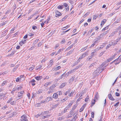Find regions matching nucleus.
<instances>
[{
	"mask_svg": "<svg viewBox=\"0 0 121 121\" xmlns=\"http://www.w3.org/2000/svg\"><path fill=\"white\" fill-rule=\"evenodd\" d=\"M108 98L112 100H114V99L112 97L111 94H109Z\"/></svg>",
	"mask_w": 121,
	"mask_h": 121,
	"instance_id": "obj_13",
	"label": "nucleus"
},
{
	"mask_svg": "<svg viewBox=\"0 0 121 121\" xmlns=\"http://www.w3.org/2000/svg\"><path fill=\"white\" fill-rule=\"evenodd\" d=\"M50 18L49 17H48L46 21H44V22H45V23H46L47 24L48 23H49V22L50 21Z\"/></svg>",
	"mask_w": 121,
	"mask_h": 121,
	"instance_id": "obj_30",
	"label": "nucleus"
},
{
	"mask_svg": "<svg viewBox=\"0 0 121 121\" xmlns=\"http://www.w3.org/2000/svg\"><path fill=\"white\" fill-rule=\"evenodd\" d=\"M39 67L36 68V70H38L39 69H43L42 66L41 65H39Z\"/></svg>",
	"mask_w": 121,
	"mask_h": 121,
	"instance_id": "obj_20",
	"label": "nucleus"
},
{
	"mask_svg": "<svg viewBox=\"0 0 121 121\" xmlns=\"http://www.w3.org/2000/svg\"><path fill=\"white\" fill-rule=\"evenodd\" d=\"M91 18H89L87 20V22H90L91 21Z\"/></svg>",
	"mask_w": 121,
	"mask_h": 121,
	"instance_id": "obj_63",
	"label": "nucleus"
},
{
	"mask_svg": "<svg viewBox=\"0 0 121 121\" xmlns=\"http://www.w3.org/2000/svg\"><path fill=\"white\" fill-rule=\"evenodd\" d=\"M73 104L72 103H70L68 105V107H71L72 105Z\"/></svg>",
	"mask_w": 121,
	"mask_h": 121,
	"instance_id": "obj_51",
	"label": "nucleus"
},
{
	"mask_svg": "<svg viewBox=\"0 0 121 121\" xmlns=\"http://www.w3.org/2000/svg\"><path fill=\"white\" fill-rule=\"evenodd\" d=\"M69 94L68 95V96H72L73 94V92H72V91L71 93H70H70H69Z\"/></svg>",
	"mask_w": 121,
	"mask_h": 121,
	"instance_id": "obj_45",
	"label": "nucleus"
},
{
	"mask_svg": "<svg viewBox=\"0 0 121 121\" xmlns=\"http://www.w3.org/2000/svg\"><path fill=\"white\" fill-rule=\"evenodd\" d=\"M84 21V20L83 19H82L79 22V24H80L81 23H82Z\"/></svg>",
	"mask_w": 121,
	"mask_h": 121,
	"instance_id": "obj_60",
	"label": "nucleus"
},
{
	"mask_svg": "<svg viewBox=\"0 0 121 121\" xmlns=\"http://www.w3.org/2000/svg\"><path fill=\"white\" fill-rule=\"evenodd\" d=\"M63 5L65 8L66 11H68L69 10V7L68 4L66 3H64Z\"/></svg>",
	"mask_w": 121,
	"mask_h": 121,
	"instance_id": "obj_5",
	"label": "nucleus"
},
{
	"mask_svg": "<svg viewBox=\"0 0 121 121\" xmlns=\"http://www.w3.org/2000/svg\"><path fill=\"white\" fill-rule=\"evenodd\" d=\"M72 116V114L71 113H69L68 115V117H71Z\"/></svg>",
	"mask_w": 121,
	"mask_h": 121,
	"instance_id": "obj_58",
	"label": "nucleus"
},
{
	"mask_svg": "<svg viewBox=\"0 0 121 121\" xmlns=\"http://www.w3.org/2000/svg\"><path fill=\"white\" fill-rule=\"evenodd\" d=\"M115 95L116 96H120V94L119 93L117 92H116L115 93Z\"/></svg>",
	"mask_w": 121,
	"mask_h": 121,
	"instance_id": "obj_54",
	"label": "nucleus"
},
{
	"mask_svg": "<svg viewBox=\"0 0 121 121\" xmlns=\"http://www.w3.org/2000/svg\"><path fill=\"white\" fill-rule=\"evenodd\" d=\"M42 115V114H41V113L40 114H37V115H35V117H36L37 118L38 117H39V116H41Z\"/></svg>",
	"mask_w": 121,
	"mask_h": 121,
	"instance_id": "obj_40",
	"label": "nucleus"
},
{
	"mask_svg": "<svg viewBox=\"0 0 121 121\" xmlns=\"http://www.w3.org/2000/svg\"><path fill=\"white\" fill-rule=\"evenodd\" d=\"M49 65L47 66V67L48 68L52 66L53 65V61L52 60H51L49 61Z\"/></svg>",
	"mask_w": 121,
	"mask_h": 121,
	"instance_id": "obj_4",
	"label": "nucleus"
},
{
	"mask_svg": "<svg viewBox=\"0 0 121 121\" xmlns=\"http://www.w3.org/2000/svg\"><path fill=\"white\" fill-rule=\"evenodd\" d=\"M49 112L48 111H44L42 112L41 113L42 115H45L46 114H48V113Z\"/></svg>",
	"mask_w": 121,
	"mask_h": 121,
	"instance_id": "obj_17",
	"label": "nucleus"
},
{
	"mask_svg": "<svg viewBox=\"0 0 121 121\" xmlns=\"http://www.w3.org/2000/svg\"><path fill=\"white\" fill-rule=\"evenodd\" d=\"M91 117L92 118H94V113L93 112H92L91 113Z\"/></svg>",
	"mask_w": 121,
	"mask_h": 121,
	"instance_id": "obj_46",
	"label": "nucleus"
},
{
	"mask_svg": "<svg viewBox=\"0 0 121 121\" xmlns=\"http://www.w3.org/2000/svg\"><path fill=\"white\" fill-rule=\"evenodd\" d=\"M26 42V40L23 39L19 43V44L21 46H22L23 44H25Z\"/></svg>",
	"mask_w": 121,
	"mask_h": 121,
	"instance_id": "obj_8",
	"label": "nucleus"
},
{
	"mask_svg": "<svg viewBox=\"0 0 121 121\" xmlns=\"http://www.w3.org/2000/svg\"><path fill=\"white\" fill-rule=\"evenodd\" d=\"M61 68V67L60 66H58L57 67L55 68V70H58L59 69H60Z\"/></svg>",
	"mask_w": 121,
	"mask_h": 121,
	"instance_id": "obj_39",
	"label": "nucleus"
},
{
	"mask_svg": "<svg viewBox=\"0 0 121 121\" xmlns=\"http://www.w3.org/2000/svg\"><path fill=\"white\" fill-rule=\"evenodd\" d=\"M50 116L49 115H48L46 116H42L41 117V118L42 119H44L45 118H48L49 117H50Z\"/></svg>",
	"mask_w": 121,
	"mask_h": 121,
	"instance_id": "obj_19",
	"label": "nucleus"
},
{
	"mask_svg": "<svg viewBox=\"0 0 121 121\" xmlns=\"http://www.w3.org/2000/svg\"><path fill=\"white\" fill-rule=\"evenodd\" d=\"M46 101L45 99L44 100H42L40 102L41 104H43V103H46Z\"/></svg>",
	"mask_w": 121,
	"mask_h": 121,
	"instance_id": "obj_43",
	"label": "nucleus"
},
{
	"mask_svg": "<svg viewBox=\"0 0 121 121\" xmlns=\"http://www.w3.org/2000/svg\"><path fill=\"white\" fill-rule=\"evenodd\" d=\"M55 12L56 14L55 16L56 17H58L60 16H61L62 15V14L58 11L56 10L55 11Z\"/></svg>",
	"mask_w": 121,
	"mask_h": 121,
	"instance_id": "obj_3",
	"label": "nucleus"
},
{
	"mask_svg": "<svg viewBox=\"0 0 121 121\" xmlns=\"http://www.w3.org/2000/svg\"><path fill=\"white\" fill-rule=\"evenodd\" d=\"M28 36V35H26L23 38L24 39H26L27 38Z\"/></svg>",
	"mask_w": 121,
	"mask_h": 121,
	"instance_id": "obj_62",
	"label": "nucleus"
},
{
	"mask_svg": "<svg viewBox=\"0 0 121 121\" xmlns=\"http://www.w3.org/2000/svg\"><path fill=\"white\" fill-rule=\"evenodd\" d=\"M107 21V20L106 19H103L101 22L100 25L102 27L104 25L105 23Z\"/></svg>",
	"mask_w": 121,
	"mask_h": 121,
	"instance_id": "obj_9",
	"label": "nucleus"
},
{
	"mask_svg": "<svg viewBox=\"0 0 121 121\" xmlns=\"http://www.w3.org/2000/svg\"><path fill=\"white\" fill-rule=\"evenodd\" d=\"M46 59L45 58H44L42 60H41V63H42L43 62H45V61H46Z\"/></svg>",
	"mask_w": 121,
	"mask_h": 121,
	"instance_id": "obj_38",
	"label": "nucleus"
},
{
	"mask_svg": "<svg viewBox=\"0 0 121 121\" xmlns=\"http://www.w3.org/2000/svg\"><path fill=\"white\" fill-rule=\"evenodd\" d=\"M66 83H63L61 84L60 86V88H62L64 87L66 85Z\"/></svg>",
	"mask_w": 121,
	"mask_h": 121,
	"instance_id": "obj_25",
	"label": "nucleus"
},
{
	"mask_svg": "<svg viewBox=\"0 0 121 121\" xmlns=\"http://www.w3.org/2000/svg\"><path fill=\"white\" fill-rule=\"evenodd\" d=\"M65 42V39H64L63 40H62L61 41V44H63Z\"/></svg>",
	"mask_w": 121,
	"mask_h": 121,
	"instance_id": "obj_56",
	"label": "nucleus"
},
{
	"mask_svg": "<svg viewBox=\"0 0 121 121\" xmlns=\"http://www.w3.org/2000/svg\"><path fill=\"white\" fill-rule=\"evenodd\" d=\"M116 55L114 54L113 56H112L110 58H109L107 60V62H109L111 61L113 59H114L115 56Z\"/></svg>",
	"mask_w": 121,
	"mask_h": 121,
	"instance_id": "obj_6",
	"label": "nucleus"
},
{
	"mask_svg": "<svg viewBox=\"0 0 121 121\" xmlns=\"http://www.w3.org/2000/svg\"><path fill=\"white\" fill-rule=\"evenodd\" d=\"M82 95H81L79 98L77 99V102L80 101L82 99V98L81 97Z\"/></svg>",
	"mask_w": 121,
	"mask_h": 121,
	"instance_id": "obj_27",
	"label": "nucleus"
},
{
	"mask_svg": "<svg viewBox=\"0 0 121 121\" xmlns=\"http://www.w3.org/2000/svg\"><path fill=\"white\" fill-rule=\"evenodd\" d=\"M68 16L67 15L65 16V17H63L62 19L61 20V21H63L65 20V19L67 18Z\"/></svg>",
	"mask_w": 121,
	"mask_h": 121,
	"instance_id": "obj_26",
	"label": "nucleus"
},
{
	"mask_svg": "<svg viewBox=\"0 0 121 121\" xmlns=\"http://www.w3.org/2000/svg\"><path fill=\"white\" fill-rule=\"evenodd\" d=\"M95 99H94L92 101V103L91 104V106H92L95 104Z\"/></svg>",
	"mask_w": 121,
	"mask_h": 121,
	"instance_id": "obj_21",
	"label": "nucleus"
},
{
	"mask_svg": "<svg viewBox=\"0 0 121 121\" xmlns=\"http://www.w3.org/2000/svg\"><path fill=\"white\" fill-rule=\"evenodd\" d=\"M57 93H58L59 95H62V92L61 91H59L57 92Z\"/></svg>",
	"mask_w": 121,
	"mask_h": 121,
	"instance_id": "obj_52",
	"label": "nucleus"
},
{
	"mask_svg": "<svg viewBox=\"0 0 121 121\" xmlns=\"http://www.w3.org/2000/svg\"><path fill=\"white\" fill-rule=\"evenodd\" d=\"M21 80V79L20 78L18 77L16 79V82H17L20 81Z\"/></svg>",
	"mask_w": 121,
	"mask_h": 121,
	"instance_id": "obj_33",
	"label": "nucleus"
},
{
	"mask_svg": "<svg viewBox=\"0 0 121 121\" xmlns=\"http://www.w3.org/2000/svg\"><path fill=\"white\" fill-rule=\"evenodd\" d=\"M119 58H118L116 60H114V61H113V62H114V63L115 65H116L117 64H118L120 62V60H118V59H119Z\"/></svg>",
	"mask_w": 121,
	"mask_h": 121,
	"instance_id": "obj_10",
	"label": "nucleus"
},
{
	"mask_svg": "<svg viewBox=\"0 0 121 121\" xmlns=\"http://www.w3.org/2000/svg\"><path fill=\"white\" fill-rule=\"evenodd\" d=\"M70 26V25H67L65 27H63V28L64 29H63V30H65L67 29V28L69 27Z\"/></svg>",
	"mask_w": 121,
	"mask_h": 121,
	"instance_id": "obj_34",
	"label": "nucleus"
},
{
	"mask_svg": "<svg viewBox=\"0 0 121 121\" xmlns=\"http://www.w3.org/2000/svg\"><path fill=\"white\" fill-rule=\"evenodd\" d=\"M58 94L56 93H55L53 95V98L55 99H57L58 98Z\"/></svg>",
	"mask_w": 121,
	"mask_h": 121,
	"instance_id": "obj_12",
	"label": "nucleus"
},
{
	"mask_svg": "<svg viewBox=\"0 0 121 121\" xmlns=\"http://www.w3.org/2000/svg\"><path fill=\"white\" fill-rule=\"evenodd\" d=\"M75 71V69H73L72 70L70 71H69L68 73L69 74H70L71 73H73Z\"/></svg>",
	"mask_w": 121,
	"mask_h": 121,
	"instance_id": "obj_22",
	"label": "nucleus"
},
{
	"mask_svg": "<svg viewBox=\"0 0 121 121\" xmlns=\"http://www.w3.org/2000/svg\"><path fill=\"white\" fill-rule=\"evenodd\" d=\"M20 121H28L27 117L25 114H23L21 117Z\"/></svg>",
	"mask_w": 121,
	"mask_h": 121,
	"instance_id": "obj_1",
	"label": "nucleus"
},
{
	"mask_svg": "<svg viewBox=\"0 0 121 121\" xmlns=\"http://www.w3.org/2000/svg\"><path fill=\"white\" fill-rule=\"evenodd\" d=\"M36 105L37 107H39L41 106V104L40 103H38L36 104Z\"/></svg>",
	"mask_w": 121,
	"mask_h": 121,
	"instance_id": "obj_47",
	"label": "nucleus"
},
{
	"mask_svg": "<svg viewBox=\"0 0 121 121\" xmlns=\"http://www.w3.org/2000/svg\"><path fill=\"white\" fill-rule=\"evenodd\" d=\"M42 76H36L35 77V78L38 80H40L42 78Z\"/></svg>",
	"mask_w": 121,
	"mask_h": 121,
	"instance_id": "obj_18",
	"label": "nucleus"
},
{
	"mask_svg": "<svg viewBox=\"0 0 121 121\" xmlns=\"http://www.w3.org/2000/svg\"><path fill=\"white\" fill-rule=\"evenodd\" d=\"M55 86L54 85H53L51 86H50L49 89L50 91H48V93L49 94L53 92V89L55 88Z\"/></svg>",
	"mask_w": 121,
	"mask_h": 121,
	"instance_id": "obj_2",
	"label": "nucleus"
},
{
	"mask_svg": "<svg viewBox=\"0 0 121 121\" xmlns=\"http://www.w3.org/2000/svg\"><path fill=\"white\" fill-rule=\"evenodd\" d=\"M49 77H48V76H46L45 78H44V79L45 80L46 79H49Z\"/></svg>",
	"mask_w": 121,
	"mask_h": 121,
	"instance_id": "obj_64",
	"label": "nucleus"
},
{
	"mask_svg": "<svg viewBox=\"0 0 121 121\" xmlns=\"http://www.w3.org/2000/svg\"><path fill=\"white\" fill-rule=\"evenodd\" d=\"M63 6L62 5H59L57 6V8L60 10H61L63 9Z\"/></svg>",
	"mask_w": 121,
	"mask_h": 121,
	"instance_id": "obj_24",
	"label": "nucleus"
},
{
	"mask_svg": "<svg viewBox=\"0 0 121 121\" xmlns=\"http://www.w3.org/2000/svg\"><path fill=\"white\" fill-rule=\"evenodd\" d=\"M53 99L51 97H48L45 98L46 101V102H47L50 101L52 100Z\"/></svg>",
	"mask_w": 121,
	"mask_h": 121,
	"instance_id": "obj_7",
	"label": "nucleus"
},
{
	"mask_svg": "<svg viewBox=\"0 0 121 121\" xmlns=\"http://www.w3.org/2000/svg\"><path fill=\"white\" fill-rule=\"evenodd\" d=\"M72 52H73L72 51H69L67 53V54H66V55L67 56H68L70 54H71L72 53Z\"/></svg>",
	"mask_w": 121,
	"mask_h": 121,
	"instance_id": "obj_49",
	"label": "nucleus"
},
{
	"mask_svg": "<svg viewBox=\"0 0 121 121\" xmlns=\"http://www.w3.org/2000/svg\"><path fill=\"white\" fill-rule=\"evenodd\" d=\"M45 22H42V23H41L40 24L41 25L42 27H43L44 25V23H45Z\"/></svg>",
	"mask_w": 121,
	"mask_h": 121,
	"instance_id": "obj_57",
	"label": "nucleus"
},
{
	"mask_svg": "<svg viewBox=\"0 0 121 121\" xmlns=\"http://www.w3.org/2000/svg\"><path fill=\"white\" fill-rule=\"evenodd\" d=\"M32 28L33 29L35 30L36 29H37V26H32Z\"/></svg>",
	"mask_w": 121,
	"mask_h": 121,
	"instance_id": "obj_48",
	"label": "nucleus"
},
{
	"mask_svg": "<svg viewBox=\"0 0 121 121\" xmlns=\"http://www.w3.org/2000/svg\"><path fill=\"white\" fill-rule=\"evenodd\" d=\"M85 55V54H83L81 56H80V57L79 58V59H81L82 58H83L85 56H84V55Z\"/></svg>",
	"mask_w": 121,
	"mask_h": 121,
	"instance_id": "obj_35",
	"label": "nucleus"
},
{
	"mask_svg": "<svg viewBox=\"0 0 121 121\" xmlns=\"http://www.w3.org/2000/svg\"><path fill=\"white\" fill-rule=\"evenodd\" d=\"M98 16L96 15H94L93 16V20H95L98 17Z\"/></svg>",
	"mask_w": 121,
	"mask_h": 121,
	"instance_id": "obj_32",
	"label": "nucleus"
},
{
	"mask_svg": "<svg viewBox=\"0 0 121 121\" xmlns=\"http://www.w3.org/2000/svg\"><path fill=\"white\" fill-rule=\"evenodd\" d=\"M16 102L14 101L10 102V104L11 105H13L16 104Z\"/></svg>",
	"mask_w": 121,
	"mask_h": 121,
	"instance_id": "obj_44",
	"label": "nucleus"
},
{
	"mask_svg": "<svg viewBox=\"0 0 121 121\" xmlns=\"http://www.w3.org/2000/svg\"><path fill=\"white\" fill-rule=\"evenodd\" d=\"M50 84L49 82H47L45 84L44 86H47Z\"/></svg>",
	"mask_w": 121,
	"mask_h": 121,
	"instance_id": "obj_55",
	"label": "nucleus"
},
{
	"mask_svg": "<svg viewBox=\"0 0 121 121\" xmlns=\"http://www.w3.org/2000/svg\"><path fill=\"white\" fill-rule=\"evenodd\" d=\"M119 103V102H117V103H116L114 105V106L116 107L117 106Z\"/></svg>",
	"mask_w": 121,
	"mask_h": 121,
	"instance_id": "obj_50",
	"label": "nucleus"
},
{
	"mask_svg": "<svg viewBox=\"0 0 121 121\" xmlns=\"http://www.w3.org/2000/svg\"><path fill=\"white\" fill-rule=\"evenodd\" d=\"M70 91H67L66 93H65V95H67L68 93H70Z\"/></svg>",
	"mask_w": 121,
	"mask_h": 121,
	"instance_id": "obj_53",
	"label": "nucleus"
},
{
	"mask_svg": "<svg viewBox=\"0 0 121 121\" xmlns=\"http://www.w3.org/2000/svg\"><path fill=\"white\" fill-rule=\"evenodd\" d=\"M27 97H28V98L29 99H30V93H28L27 94Z\"/></svg>",
	"mask_w": 121,
	"mask_h": 121,
	"instance_id": "obj_59",
	"label": "nucleus"
},
{
	"mask_svg": "<svg viewBox=\"0 0 121 121\" xmlns=\"http://www.w3.org/2000/svg\"><path fill=\"white\" fill-rule=\"evenodd\" d=\"M36 82L35 80L34 79H32L30 81V82L31 83L32 86H34L35 85V83Z\"/></svg>",
	"mask_w": 121,
	"mask_h": 121,
	"instance_id": "obj_15",
	"label": "nucleus"
},
{
	"mask_svg": "<svg viewBox=\"0 0 121 121\" xmlns=\"http://www.w3.org/2000/svg\"><path fill=\"white\" fill-rule=\"evenodd\" d=\"M35 68V65H32L31 67L29 68V70L30 71H31L34 69Z\"/></svg>",
	"mask_w": 121,
	"mask_h": 121,
	"instance_id": "obj_23",
	"label": "nucleus"
},
{
	"mask_svg": "<svg viewBox=\"0 0 121 121\" xmlns=\"http://www.w3.org/2000/svg\"><path fill=\"white\" fill-rule=\"evenodd\" d=\"M13 99L12 98H11L10 99H9L8 100L7 102V103H10L11 101Z\"/></svg>",
	"mask_w": 121,
	"mask_h": 121,
	"instance_id": "obj_42",
	"label": "nucleus"
},
{
	"mask_svg": "<svg viewBox=\"0 0 121 121\" xmlns=\"http://www.w3.org/2000/svg\"><path fill=\"white\" fill-rule=\"evenodd\" d=\"M16 51H13L10 54V55L11 56H12L14 54V53Z\"/></svg>",
	"mask_w": 121,
	"mask_h": 121,
	"instance_id": "obj_61",
	"label": "nucleus"
},
{
	"mask_svg": "<svg viewBox=\"0 0 121 121\" xmlns=\"http://www.w3.org/2000/svg\"><path fill=\"white\" fill-rule=\"evenodd\" d=\"M86 106V104H84L82 106L81 108L79 110V112H81L83 111L85 107Z\"/></svg>",
	"mask_w": 121,
	"mask_h": 121,
	"instance_id": "obj_11",
	"label": "nucleus"
},
{
	"mask_svg": "<svg viewBox=\"0 0 121 121\" xmlns=\"http://www.w3.org/2000/svg\"><path fill=\"white\" fill-rule=\"evenodd\" d=\"M109 26V25L108 26H107L106 27H105L102 30V31H104L105 30H107L108 28V27Z\"/></svg>",
	"mask_w": 121,
	"mask_h": 121,
	"instance_id": "obj_29",
	"label": "nucleus"
},
{
	"mask_svg": "<svg viewBox=\"0 0 121 121\" xmlns=\"http://www.w3.org/2000/svg\"><path fill=\"white\" fill-rule=\"evenodd\" d=\"M73 46V45H71L69 46L67 48L66 50H69Z\"/></svg>",
	"mask_w": 121,
	"mask_h": 121,
	"instance_id": "obj_36",
	"label": "nucleus"
},
{
	"mask_svg": "<svg viewBox=\"0 0 121 121\" xmlns=\"http://www.w3.org/2000/svg\"><path fill=\"white\" fill-rule=\"evenodd\" d=\"M24 93V91H21L20 92H18V97L19 98L20 97L23 95V93Z\"/></svg>",
	"mask_w": 121,
	"mask_h": 121,
	"instance_id": "obj_14",
	"label": "nucleus"
},
{
	"mask_svg": "<svg viewBox=\"0 0 121 121\" xmlns=\"http://www.w3.org/2000/svg\"><path fill=\"white\" fill-rule=\"evenodd\" d=\"M28 35L29 36H30V37H32L33 36L34 34L32 33H31L30 32H28Z\"/></svg>",
	"mask_w": 121,
	"mask_h": 121,
	"instance_id": "obj_16",
	"label": "nucleus"
},
{
	"mask_svg": "<svg viewBox=\"0 0 121 121\" xmlns=\"http://www.w3.org/2000/svg\"><path fill=\"white\" fill-rule=\"evenodd\" d=\"M96 42V41L94 42V43L93 44H92L91 45V46L90 47V48H91L93 47H94V46L95 45V44Z\"/></svg>",
	"mask_w": 121,
	"mask_h": 121,
	"instance_id": "obj_37",
	"label": "nucleus"
},
{
	"mask_svg": "<svg viewBox=\"0 0 121 121\" xmlns=\"http://www.w3.org/2000/svg\"><path fill=\"white\" fill-rule=\"evenodd\" d=\"M64 49V48H62V49H59L58 51L57 52V53L56 54V55L58 53H59L61 51H63V50Z\"/></svg>",
	"mask_w": 121,
	"mask_h": 121,
	"instance_id": "obj_28",
	"label": "nucleus"
},
{
	"mask_svg": "<svg viewBox=\"0 0 121 121\" xmlns=\"http://www.w3.org/2000/svg\"><path fill=\"white\" fill-rule=\"evenodd\" d=\"M89 99V97L88 95H87V97L85 98V102H87L88 101Z\"/></svg>",
	"mask_w": 121,
	"mask_h": 121,
	"instance_id": "obj_31",
	"label": "nucleus"
},
{
	"mask_svg": "<svg viewBox=\"0 0 121 121\" xmlns=\"http://www.w3.org/2000/svg\"><path fill=\"white\" fill-rule=\"evenodd\" d=\"M6 81H4L1 84V85L2 86H4L6 83Z\"/></svg>",
	"mask_w": 121,
	"mask_h": 121,
	"instance_id": "obj_41",
	"label": "nucleus"
}]
</instances>
